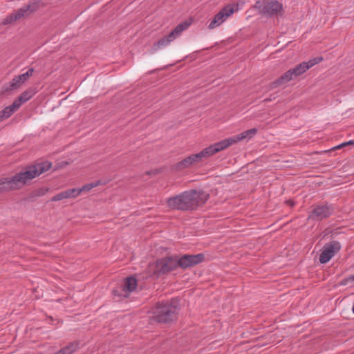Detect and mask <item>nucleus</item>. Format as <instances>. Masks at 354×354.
<instances>
[{
	"label": "nucleus",
	"instance_id": "f257e3e1",
	"mask_svg": "<svg viewBox=\"0 0 354 354\" xmlns=\"http://www.w3.org/2000/svg\"><path fill=\"white\" fill-rule=\"evenodd\" d=\"M52 164L48 161L42 162L27 167L24 171L10 178L0 179V194L21 188L28 181L49 170Z\"/></svg>",
	"mask_w": 354,
	"mask_h": 354
},
{
	"label": "nucleus",
	"instance_id": "f03ea898",
	"mask_svg": "<svg viewBox=\"0 0 354 354\" xmlns=\"http://www.w3.org/2000/svg\"><path fill=\"white\" fill-rule=\"evenodd\" d=\"M209 194L204 192L189 190L169 198L167 201L168 206L174 209L189 210L195 209L199 205L204 204L208 199Z\"/></svg>",
	"mask_w": 354,
	"mask_h": 354
},
{
	"label": "nucleus",
	"instance_id": "7ed1b4c3",
	"mask_svg": "<svg viewBox=\"0 0 354 354\" xmlns=\"http://www.w3.org/2000/svg\"><path fill=\"white\" fill-rule=\"evenodd\" d=\"M179 309V300L176 298L158 302L152 310L153 319L159 323L171 322L176 319Z\"/></svg>",
	"mask_w": 354,
	"mask_h": 354
},
{
	"label": "nucleus",
	"instance_id": "20e7f679",
	"mask_svg": "<svg viewBox=\"0 0 354 354\" xmlns=\"http://www.w3.org/2000/svg\"><path fill=\"white\" fill-rule=\"evenodd\" d=\"M323 58L322 57H315L313 59H310L308 62H304L299 65L296 66L295 68L288 70L283 75L276 80L274 82H272L270 84V87L272 88H277L279 86L285 84L292 80L294 77H298L303 73H304L307 70L315 66V64L322 62Z\"/></svg>",
	"mask_w": 354,
	"mask_h": 354
},
{
	"label": "nucleus",
	"instance_id": "39448f33",
	"mask_svg": "<svg viewBox=\"0 0 354 354\" xmlns=\"http://www.w3.org/2000/svg\"><path fill=\"white\" fill-rule=\"evenodd\" d=\"M255 8L266 16H278L283 13V6L276 0H261L255 4Z\"/></svg>",
	"mask_w": 354,
	"mask_h": 354
},
{
	"label": "nucleus",
	"instance_id": "423d86ee",
	"mask_svg": "<svg viewBox=\"0 0 354 354\" xmlns=\"http://www.w3.org/2000/svg\"><path fill=\"white\" fill-rule=\"evenodd\" d=\"M34 69L30 68L25 73L15 76L10 82L3 85L1 89V93L5 94L18 89L32 75Z\"/></svg>",
	"mask_w": 354,
	"mask_h": 354
},
{
	"label": "nucleus",
	"instance_id": "0eeeda50",
	"mask_svg": "<svg viewBox=\"0 0 354 354\" xmlns=\"http://www.w3.org/2000/svg\"><path fill=\"white\" fill-rule=\"evenodd\" d=\"M334 213L333 205L322 204L315 206L308 216V219L321 221L330 217Z\"/></svg>",
	"mask_w": 354,
	"mask_h": 354
},
{
	"label": "nucleus",
	"instance_id": "6e6552de",
	"mask_svg": "<svg viewBox=\"0 0 354 354\" xmlns=\"http://www.w3.org/2000/svg\"><path fill=\"white\" fill-rule=\"evenodd\" d=\"M341 249L340 243L337 241H331L324 245L319 254V260L321 263L328 262Z\"/></svg>",
	"mask_w": 354,
	"mask_h": 354
},
{
	"label": "nucleus",
	"instance_id": "1a4fd4ad",
	"mask_svg": "<svg viewBox=\"0 0 354 354\" xmlns=\"http://www.w3.org/2000/svg\"><path fill=\"white\" fill-rule=\"evenodd\" d=\"M230 142L227 139L223 140L220 142H216L208 147L205 148L199 153H197L199 156V158L202 162L203 160L213 156L214 154L225 149L230 147Z\"/></svg>",
	"mask_w": 354,
	"mask_h": 354
},
{
	"label": "nucleus",
	"instance_id": "9d476101",
	"mask_svg": "<svg viewBox=\"0 0 354 354\" xmlns=\"http://www.w3.org/2000/svg\"><path fill=\"white\" fill-rule=\"evenodd\" d=\"M137 287V280L133 277H127L123 283L113 290L114 295L120 297H127L130 292H133Z\"/></svg>",
	"mask_w": 354,
	"mask_h": 354
},
{
	"label": "nucleus",
	"instance_id": "9b49d317",
	"mask_svg": "<svg viewBox=\"0 0 354 354\" xmlns=\"http://www.w3.org/2000/svg\"><path fill=\"white\" fill-rule=\"evenodd\" d=\"M178 267V257H170L161 259L156 262V272L159 274H165L175 270Z\"/></svg>",
	"mask_w": 354,
	"mask_h": 354
},
{
	"label": "nucleus",
	"instance_id": "f8f14e48",
	"mask_svg": "<svg viewBox=\"0 0 354 354\" xmlns=\"http://www.w3.org/2000/svg\"><path fill=\"white\" fill-rule=\"evenodd\" d=\"M235 12L233 6L228 5L222 8L208 25L209 29H214L221 25L230 16Z\"/></svg>",
	"mask_w": 354,
	"mask_h": 354
},
{
	"label": "nucleus",
	"instance_id": "ddd939ff",
	"mask_svg": "<svg viewBox=\"0 0 354 354\" xmlns=\"http://www.w3.org/2000/svg\"><path fill=\"white\" fill-rule=\"evenodd\" d=\"M205 259L203 254H185L181 257H178V267L186 269L194 266L203 262Z\"/></svg>",
	"mask_w": 354,
	"mask_h": 354
},
{
	"label": "nucleus",
	"instance_id": "4468645a",
	"mask_svg": "<svg viewBox=\"0 0 354 354\" xmlns=\"http://www.w3.org/2000/svg\"><path fill=\"white\" fill-rule=\"evenodd\" d=\"M39 7V1L30 2L28 5H26L17 10L15 12V18H17V20H19L24 17H28L37 11Z\"/></svg>",
	"mask_w": 354,
	"mask_h": 354
},
{
	"label": "nucleus",
	"instance_id": "2eb2a0df",
	"mask_svg": "<svg viewBox=\"0 0 354 354\" xmlns=\"http://www.w3.org/2000/svg\"><path fill=\"white\" fill-rule=\"evenodd\" d=\"M198 153L192 154L189 156L184 158L181 161L177 162L174 165V169L177 171H181L185 169L189 168L192 165L201 162Z\"/></svg>",
	"mask_w": 354,
	"mask_h": 354
},
{
	"label": "nucleus",
	"instance_id": "dca6fc26",
	"mask_svg": "<svg viewBox=\"0 0 354 354\" xmlns=\"http://www.w3.org/2000/svg\"><path fill=\"white\" fill-rule=\"evenodd\" d=\"M257 132V129L252 128L248 131H243L238 135L227 138L230 146L244 140H250L253 138Z\"/></svg>",
	"mask_w": 354,
	"mask_h": 354
},
{
	"label": "nucleus",
	"instance_id": "f3484780",
	"mask_svg": "<svg viewBox=\"0 0 354 354\" xmlns=\"http://www.w3.org/2000/svg\"><path fill=\"white\" fill-rule=\"evenodd\" d=\"M190 25V23L184 21L178 24L170 33L169 37L175 39L178 37L185 30H186Z\"/></svg>",
	"mask_w": 354,
	"mask_h": 354
},
{
	"label": "nucleus",
	"instance_id": "a211bd4d",
	"mask_svg": "<svg viewBox=\"0 0 354 354\" xmlns=\"http://www.w3.org/2000/svg\"><path fill=\"white\" fill-rule=\"evenodd\" d=\"M25 102L26 101L19 95L12 104L6 107L3 111H15V109H19Z\"/></svg>",
	"mask_w": 354,
	"mask_h": 354
},
{
	"label": "nucleus",
	"instance_id": "6ab92c4d",
	"mask_svg": "<svg viewBox=\"0 0 354 354\" xmlns=\"http://www.w3.org/2000/svg\"><path fill=\"white\" fill-rule=\"evenodd\" d=\"M104 183H102L101 180H97L95 182H93L91 183H88L86 185H84L81 188H80V193L82 192H87L91 190L93 188L96 187L98 185H104Z\"/></svg>",
	"mask_w": 354,
	"mask_h": 354
},
{
	"label": "nucleus",
	"instance_id": "aec40b11",
	"mask_svg": "<svg viewBox=\"0 0 354 354\" xmlns=\"http://www.w3.org/2000/svg\"><path fill=\"white\" fill-rule=\"evenodd\" d=\"M77 348L78 343H71L59 351L62 354H73L77 351Z\"/></svg>",
	"mask_w": 354,
	"mask_h": 354
},
{
	"label": "nucleus",
	"instance_id": "412c9836",
	"mask_svg": "<svg viewBox=\"0 0 354 354\" xmlns=\"http://www.w3.org/2000/svg\"><path fill=\"white\" fill-rule=\"evenodd\" d=\"M174 40L169 37V34L165 37L160 39L156 44L158 48L168 45L171 41Z\"/></svg>",
	"mask_w": 354,
	"mask_h": 354
},
{
	"label": "nucleus",
	"instance_id": "4be33fe9",
	"mask_svg": "<svg viewBox=\"0 0 354 354\" xmlns=\"http://www.w3.org/2000/svg\"><path fill=\"white\" fill-rule=\"evenodd\" d=\"M15 13H12L8 15L6 18L2 21V25H9L13 24L15 21H18L17 18H15Z\"/></svg>",
	"mask_w": 354,
	"mask_h": 354
},
{
	"label": "nucleus",
	"instance_id": "5701e85b",
	"mask_svg": "<svg viewBox=\"0 0 354 354\" xmlns=\"http://www.w3.org/2000/svg\"><path fill=\"white\" fill-rule=\"evenodd\" d=\"M34 91L32 89L27 90L24 92H23L20 96L22 97L23 100H24L26 102H27L29 99H30L32 95H34Z\"/></svg>",
	"mask_w": 354,
	"mask_h": 354
},
{
	"label": "nucleus",
	"instance_id": "b1692460",
	"mask_svg": "<svg viewBox=\"0 0 354 354\" xmlns=\"http://www.w3.org/2000/svg\"><path fill=\"white\" fill-rule=\"evenodd\" d=\"M68 191L70 192V196H71V198H76L81 194L80 191V188L68 189Z\"/></svg>",
	"mask_w": 354,
	"mask_h": 354
},
{
	"label": "nucleus",
	"instance_id": "393cba45",
	"mask_svg": "<svg viewBox=\"0 0 354 354\" xmlns=\"http://www.w3.org/2000/svg\"><path fill=\"white\" fill-rule=\"evenodd\" d=\"M63 199H65V197H64V192H62L56 194L55 196H54L51 198V201H62Z\"/></svg>",
	"mask_w": 354,
	"mask_h": 354
},
{
	"label": "nucleus",
	"instance_id": "a878e982",
	"mask_svg": "<svg viewBox=\"0 0 354 354\" xmlns=\"http://www.w3.org/2000/svg\"><path fill=\"white\" fill-rule=\"evenodd\" d=\"M13 112H0V122L10 118Z\"/></svg>",
	"mask_w": 354,
	"mask_h": 354
},
{
	"label": "nucleus",
	"instance_id": "bb28decb",
	"mask_svg": "<svg viewBox=\"0 0 354 354\" xmlns=\"http://www.w3.org/2000/svg\"><path fill=\"white\" fill-rule=\"evenodd\" d=\"M354 145V140H350L348 142H346L344 143H342L341 145H339L338 146L335 147V149H341L344 147L348 146V145Z\"/></svg>",
	"mask_w": 354,
	"mask_h": 354
},
{
	"label": "nucleus",
	"instance_id": "cd10ccee",
	"mask_svg": "<svg viewBox=\"0 0 354 354\" xmlns=\"http://www.w3.org/2000/svg\"><path fill=\"white\" fill-rule=\"evenodd\" d=\"M354 282V274L348 276L344 279V281L342 283L344 285H346L348 283Z\"/></svg>",
	"mask_w": 354,
	"mask_h": 354
},
{
	"label": "nucleus",
	"instance_id": "c85d7f7f",
	"mask_svg": "<svg viewBox=\"0 0 354 354\" xmlns=\"http://www.w3.org/2000/svg\"><path fill=\"white\" fill-rule=\"evenodd\" d=\"M63 192H64V194L65 199L71 198L68 189L65 190Z\"/></svg>",
	"mask_w": 354,
	"mask_h": 354
},
{
	"label": "nucleus",
	"instance_id": "c756f323",
	"mask_svg": "<svg viewBox=\"0 0 354 354\" xmlns=\"http://www.w3.org/2000/svg\"><path fill=\"white\" fill-rule=\"evenodd\" d=\"M287 203L290 205V206H293L294 205V202L292 201H287Z\"/></svg>",
	"mask_w": 354,
	"mask_h": 354
},
{
	"label": "nucleus",
	"instance_id": "7c9ffc66",
	"mask_svg": "<svg viewBox=\"0 0 354 354\" xmlns=\"http://www.w3.org/2000/svg\"><path fill=\"white\" fill-rule=\"evenodd\" d=\"M55 354H62V353H61V351H57V353H55Z\"/></svg>",
	"mask_w": 354,
	"mask_h": 354
}]
</instances>
